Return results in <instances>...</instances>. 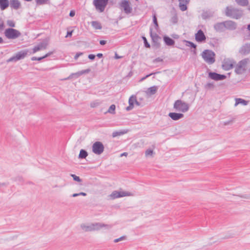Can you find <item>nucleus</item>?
I'll use <instances>...</instances> for the list:
<instances>
[{"label":"nucleus","mask_w":250,"mask_h":250,"mask_svg":"<svg viewBox=\"0 0 250 250\" xmlns=\"http://www.w3.org/2000/svg\"><path fill=\"white\" fill-rule=\"evenodd\" d=\"M179 6L182 11H185L188 9L187 5L189 4L190 0H178Z\"/></svg>","instance_id":"21"},{"label":"nucleus","mask_w":250,"mask_h":250,"mask_svg":"<svg viewBox=\"0 0 250 250\" xmlns=\"http://www.w3.org/2000/svg\"><path fill=\"white\" fill-rule=\"evenodd\" d=\"M69 15L70 17H73L75 15V11L74 10H71Z\"/></svg>","instance_id":"55"},{"label":"nucleus","mask_w":250,"mask_h":250,"mask_svg":"<svg viewBox=\"0 0 250 250\" xmlns=\"http://www.w3.org/2000/svg\"><path fill=\"white\" fill-rule=\"evenodd\" d=\"M115 109H116V106L115 104H112L111 105L107 111V112L111 114H115Z\"/></svg>","instance_id":"41"},{"label":"nucleus","mask_w":250,"mask_h":250,"mask_svg":"<svg viewBox=\"0 0 250 250\" xmlns=\"http://www.w3.org/2000/svg\"><path fill=\"white\" fill-rule=\"evenodd\" d=\"M48 44V41L47 39H44L42 42H40L37 45L35 46L33 49L32 53H35L36 52L45 49Z\"/></svg>","instance_id":"12"},{"label":"nucleus","mask_w":250,"mask_h":250,"mask_svg":"<svg viewBox=\"0 0 250 250\" xmlns=\"http://www.w3.org/2000/svg\"><path fill=\"white\" fill-rule=\"evenodd\" d=\"M70 176L73 178V180L78 182H81L82 181V180L80 178V177L77 176L74 174H71Z\"/></svg>","instance_id":"44"},{"label":"nucleus","mask_w":250,"mask_h":250,"mask_svg":"<svg viewBox=\"0 0 250 250\" xmlns=\"http://www.w3.org/2000/svg\"><path fill=\"white\" fill-rule=\"evenodd\" d=\"M106 41L105 40H101L100 41V44L101 45H104L106 43Z\"/></svg>","instance_id":"57"},{"label":"nucleus","mask_w":250,"mask_h":250,"mask_svg":"<svg viewBox=\"0 0 250 250\" xmlns=\"http://www.w3.org/2000/svg\"><path fill=\"white\" fill-rule=\"evenodd\" d=\"M214 87L213 83H208L204 85V88L206 90H209L213 88Z\"/></svg>","instance_id":"39"},{"label":"nucleus","mask_w":250,"mask_h":250,"mask_svg":"<svg viewBox=\"0 0 250 250\" xmlns=\"http://www.w3.org/2000/svg\"><path fill=\"white\" fill-rule=\"evenodd\" d=\"M53 54V52H49L48 53L46 54L44 56L42 57H32L31 59L32 61H40L45 58H46L47 57H49L50 55Z\"/></svg>","instance_id":"28"},{"label":"nucleus","mask_w":250,"mask_h":250,"mask_svg":"<svg viewBox=\"0 0 250 250\" xmlns=\"http://www.w3.org/2000/svg\"><path fill=\"white\" fill-rule=\"evenodd\" d=\"M234 63L233 60L225 61L222 64V68L226 71L229 70L233 67Z\"/></svg>","instance_id":"16"},{"label":"nucleus","mask_w":250,"mask_h":250,"mask_svg":"<svg viewBox=\"0 0 250 250\" xmlns=\"http://www.w3.org/2000/svg\"><path fill=\"white\" fill-rule=\"evenodd\" d=\"M250 62V60L248 58H245L239 61L238 63L246 68L247 64Z\"/></svg>","instance_id":"33"},{"label":"nucleus","mask_w":250,"mask_h":250,"mask_svg":"<svg viewBox=\"0 0 250 250\" xmlns=\"http://www.w3.org/2000/svg\"><path fill=\"white\" fill-rule=\"evenodd\" d=\"M239 52L242 55H246L250 53V43H246L243 45L240 48Z\"/></svg>","instance_id":"18"},{"label":"nucleus","mask_w":250,"mask_h":250,"mask_svg":"<svg viewBox=\"0 0 250 250\" xmlns=\"http://www.w3.org/2000/svg\"><path fill=\"white\" fill-rule=\"evenodd\" d=\"M249 103L248 101H246L241 98H236L235 106L237 105L238 104H242L244 105H247Z\"/></svg>","instance_id":"29"},{"label":"nucleus","mask_w":250,"mask_h":250,"mask_svg":"<svg viewBox=\"0 0 250 250\" xmlns=\"http://www.w3.org/2000/svg\"><path fill=\"white\" fill-rule=\"evenodd\" d=\"M81 228L83 230L85 231H93V227H92V224L90 226H85L84 225H82Z\"/></svg>","instance_id":"37"},{"label":"nucleus","mask_w":250,"mask_h":250,"mask_svg":"<svg viewBox=\"0 0 250 250\" xmlns=\"http://www.w3.org/2000/svg\"><path fill=\"white\" fill-rule=\"evenodd\" d=\"M201 55L204 60L209 64H211L215 62V54L211 50H205Z\"/></svg>","instance_id":"3"},{"label":"nucleus","mask_w":250,"mask_h":250,"mask_svg":"<svg viewBox=\"0 0 250 250\" xmlns=\"http://www.w3.org/2000/svg\"><path fill=\"white\" fill-rule=\"evenodd\" d=\"M9 5L8 0H0V8L1 10L6 9Z\"/></svg>","instance_id":"27"},{"label":"nucleus","mask_w":250,"mask_h":250,"mask_svg":"<svg viewBox=\"0 0 250 250\" xmlns=\"http://www.w3.org/2000/svg\"><path fill=\"white\" fill-rule=\"evenodd\" d=\"M153 151L152 149H148L146 151V155H151L153 154Z\"/></svg>","instance_id":"50"},{"label":"nucleus","mask_w":250,"mask_h":250,"mask_svg":"<svg viewBox=\"0 0 250 250\" xmlns=\"http://www.w3.org/2000/svg\"><path fill=\"white\" fill-rule=\"evenodd\" d=\"M231 122H232V121H231V120L225 121V122H224V125H229V124Z\"/></svg>","instance_id":"61"},{"label":"nucleus","mask_w":250,"mask_h":250,"mask_svg":"<svg viewBox=\"0 0 250 250\" xmlns=\"http://www.w3.org/2000/svg\"><path fill=\"white\" fill-rule=\"evenodd\" d=\"M173 108L177 112L185 113L189 110V105L181 100H177L174 103Z\"/></svg>","instance_id":"2"},{"label":"nucleus","mask_w":250,"mask_h":250,"mask_svg":"<svg viewBox=\"0 0 250 250\" xmlns=\"http://www.w3.org/2000/svg\"><path fill=\"white\" fill-rule=\"evenodd\" d=\"M214 28L219 32H223L225 30V25L224 21L221 22H218L214 25Z\"/></svg>","instance_id":"23"},{"label":"nucleus","mask_w":250,"mask_h":250,"mask_svg":"<svg viewBox=\"0 0 250 250\" xmlns=\"http://www.w3.org/2000/svg\"><path fill=\"white\" fill-rule=\"evenodd\" d=\"M178 17L176 14L174 15L170 19V21L173 24H175L178 22Z\"/></svg>","instance_id":"40"},{"label":"nucleus","mask_w":250,"mask_h":250,"mask_svg":"<svg viewBox=\"0 0 250 250\" xmlns=\"http://www.w3.org/2000/svg\"><path fill=\"white\" fill-rule=\"evenodd\" d=\"M92 227H93V231L98 230L101 228L104 227L106 229H110L111 228L112 226L110 225L104 224L101 223H95L92 224Z\"/></svg>","instance_id":"15"},{"label":"nucleus","mask_w":250,"mask_h":250,"mask_svg":"<svg viewBox=\"0 0 250 250\" xmlns=\"http://www.w3.org/2000/svg\"><path fill=\"white\" fill-rule=\"evenodd\" d=\"M168 116L173 121H177L184 117V115L182 113L170 112Z\"/></svg>","instance_id":"20"},{"label":"nucleus","mask_w":250,"mask_h":250,"mask_svg":"<svg viewBox=\"0 0 250 250\" xmlns=\"http://www.w3.org/2000/svg\"><path fill=\"white\" fill-rule=\"evenodd\" d=\"M246 71V68H244L243 66H242L241 65L239 64L238 63L237 64L236 66H235V72L237 74H243L245 71Z\"/></svg>","instance_id":"26"},{"label":"nucleus","mask_w":250,"mask_h":250,"mask_svg":"<svg viewBox=\"0 0 250 250\" xmlns=\"http://www.w3.org/2000/svg\"><path fill=\"white\" fill-rule=\"evenodd\" d=\"M195 40L197 42H205L206 40V37L204 32L199 29L195 35Z\"/></svg>","instance_id":"14"},{"label":"nucleus","mask_w":250,"mask_h":250,"mask_svg":"<svg viewBox=\"0 0 250 250\" xmlns=\"http://www.w3.org/2000/svg\"><path fill=\"white\" fill-rule=\"evenodd\" d=\"M79 196V193H74L71 195V197H76Z\"/></svg>","instance_id":"64"},{"label":"nucleus","mask_w":250,"mask_h":250,"mask_svg":"<svg viewBox=\"0 0 250 250\" xmlns=\"http://www.w3.org/2000/svg\"><path fill=\"white\" fill-rule=\"evenodd\" d=\"M225 29L234 30L236 28V24L232 21H224Z\"/></svg>","instance_id":"19"},{"label":"nucleus","mask_w":250,"mask_h":250,"mask_svg":"<svg viewBox=\"0 0 250 250\" xmlns=\"http://www.w3.org/2000/svg\"><path fill=\"white\" fill-rule=\"evenodd\" d=\"M96 56H97L98 58H102L103 57V54L102 53H98Z\"/></svg>","instance_id":"60"},{"label":"nucleus","mask_w":250,"mask_h":250,"mask_svg":"<svg viewBox=\"0 0 250 250\" xmlns=\"http://www.w3.org/2000/svg\"><path fill=\"white\" fill-rule=\"evenodd\" d=\"M104 150V146L103 143L99 141L95 142L92 145L93 152L97 155L101 154Z\"/></svg>","instance_id":"8"},{"label":"nucleus","mask_w":250,"mask_h":250,"mask_svg":"<svg viewBox=\"0 0 250 250\" xmlns=\"http://www.w3.org/2000/svg\"><path fill=\"white\" fill-rule=\"evenodd\" d=\"M127 132V130H122L120 131H114L112 133V136L114 138L118 136H121L123 134H125Z\"/></svg>","instance_id":"32"},{"label":"nucleus","mask_w":250,"mask_h":250,"mask_svg":"<svg viewBox=\"0 0 250 250\" xmlns=\"http://www.w3.org/2000/svg\"><path fill=\"white\" fill-rule=\"evenodd\" d=\"M243 10L241 9L227 7L226 8V15L234 19H240L243 13Z\"/></svg>","instance_id":"1"},{"label":"nucleus","mask_w":250,"mask_h":250,"mask_svg":"<svg viewBox=\"0 0 250 250\" xmlns=\"http://www.w3.org/2000/svg\"><path fill=\"white\" fill-rule=\"evenodd\" d=\"M90 71V69L88 68L85 70H83L80 71H78L76 73H71L69 77L67 78L64 79V80H69L71 79H72L73 77H75V78H79L80 76L85 74H88Z\"/></svg>","instance_id":"13"},{"label":"nucleus","mask_w":250,"mask_h":250,"mask_svg":"<svg viewBox=\"0 0 250 250\" xmlns=\"http://www.w3.org/2000/svg\"><path fill=\"white\" fill-rule=\"evenodd\" d=\"M73 32V30L71 31H68L67 32L66 35L65 36V38L71 37Z\"/></svg>","instance_id":"53"},{"label":"nucleus","mask_w":250,"mask_h":250,"mask_svg":"<svg viewBox=\"0 0 250 250\" xmlns=\"http://www.w3.org/2000/svg\"><path fill=\"white\" fill-rule=\"evenodd\" d=\"M136 99V96H131V97H130V98H129V100H128V104L129 105H132V106L134 107V103H135V101H134V100Z\"/></svg>","instance_id":"42"},{"label":"nucleus","mask_w":250,"mask_h":250,"mask_svg":"<svg viewBox=\"0 0 250 250\" xmlns=\"http://www.w3.org/2000/svg\"><path fill=\"white\" fill-rule=\"evenodd\" d=\"M28 52V51L26 49L19 51L15 55L8 59L7 62H16L20 60L23 59L27 55Z\"/></svg>","instance_id":"7"},{"label":"nucleus","mask_w":250,"mask_h":250,"mask_svg":"<svg viewBox=\"0 0 250 250\" xmlns=\"http://www.w3.org/2000/svg\"><path fill=\"white\" fill-rule=\"evenodd\" d=\"M142 39L144 41V46L146 48H149L150 47V45L147 42L146 38L145 36H143Z\"/></svg>","instance_id":"43"},{"label":"nucleus","mask_w":250,"mask_h":250,"mask_svg":"<svg viewBox=\"0 0 250 250\" xmlns=\"http://www.w3.org/2000/svg\"><path fill=\"white\" fill-rule=\"evenodd\" d=\"M163 60L160 57L156 58L154 60H153V62H162Z\"/></svg>","instance_id":"52"},{"label":"nucleus","mask_w":250,"mask_h":250,"mask_svg":"<svg viewBox=\"0 0 250 250\" xmlns=\"http://www.w3.org/2000/svg\"><path fill=\"white\" fill-rule=\"evenodd\" d=\"M125 239H126V236H122L120 237L119 238H117V239H114V243H118L119 241L125 240Z\"/></svg>","instance_id":"46"},{"label":"nucleus","mask_w":250,"mask_h":250,"mask_svg":"<svg viewBox=\"0 0 250 250\" xmlns=\"http://www.w3.org/2000/svg\"><path fill=\"white\" fill-rule=\"evenodd\" d=\"M49 2V0H35L36 4L37 6L47 4Z\"/></svg>","instance_id":"38"},{"label":"nucleus","mask_w":250,"mask_h":250,"mask_svg":"<svg viewBox=\"0 0 250 250\" xmlns=\"http://www.w3.org/2000/svg\"><path fill=\"white\" fill-rule=\"evenodd\" d=\"M95 57L96 55L93 54H89L88 56V58L91 61H93L95 59Z\"/></svg>","instance_id":"49"},{"label":"nucleus","mask_w":250,"mask_h":250,"mask_svg":"<svg viewBox=\"0 0 250 250\" xmlns=\"http://www.w3.org/2000/svg\"><path fill=\"white\" fill-rule=\"evenodd\" d=\"M158 88V86L154 85L150 87L147 89V93L150 95H154L155 94Z\"/></svg>","instance_id":"30"},{"label":"nucleus","mask_w":250,"mask_h":250,"mask_svg":"<svg viewBox=\"0 0 250 250\" xmlns=\"http://www.w3.org/2000/svg\"><path fill=\"white\" fill-rule=\"evenodd\" d=\"M131 195V193L127 191H119L117 190L113 191L110 194V196L112 199H116L118 198L128 196Z\"/></svg>","instance_id":"11"},{"label":"nucleus","mask_w":250,"mask_h":250,"mask_svg":"<svg viewBox=\"0 0 250 250\" xmlns=\"http://www.w3.org/2000/svg\"><path fill=\"white\" fill-rule=\"evenodd\" d=\"M109 0H93V4L99 12H103L108 4Z\"/></svg>","instance_id":"6"},{"label":"nucleus","mask_w":250,"mask_h":250,"mask_svg":"<svg viewBox=\"0 0 250 250\" xmlns=\"http://www.w3.org/2000/svg\"><path fill=\"white\" fill-rule=\"evenodd\" d=\"M133 107V106L129 104V105L126 107L125 109L126 111H130L132 109Z\"/></svg>","instance_id":"56"},{"label":"nucleus","mask_w":250,"mask_h":250,"mask_svg":"<svg viewBox=\"0 0 250 250\" xmlns=\"http://www.w3.org/2000/svg\"><path fill=\"white\" fill-rule=\"evenodd\" d=\"M87 156V152L85 149H82L80 151L78 158L81 159H85Z\"/></svg>","instance_id":"31"},{"label":"nucleus","mask_w":250,"mask_h":250,"mask_svg":"<svg viewBox=\"0 0 250 250\" xmlns=\"http://www.w3.org/2000/svg\"><path fill=\"white\" fill-rule=\"evenodd\" d=\"M16 180L17 181L19 184H22L23 182V179L21 176H18L16 178Z\"/></svg>","instance_id":"47"},{"label":"nucleus","mask_w":250,"mask_h":250,"mask_svg":"<svg viewBox=\"0 0 250 250\" xmlns=\"http://www.w3.org/2000/svg\"><path fill=\"white\" fill-rule=\"evenodd\" d=\"M152 31L153 29L150 27L149 28V34L152 40V46L155 49H159L161 47L160 41L161 40V38L157 33H153Z\"/></svg>","instance_id":"5"},{"label":"nucleus","mask_w":250,"mask_h":250,"mask_svg":"<svg viewBox=\"0 0 250 250\" xmlns=\"http://www.w3.org/2000/svg\"><path fill=\"white\" fill-rule=\"evenodd\" d=\"M79 196L80 195H82V196H85L86 195V193H85V192H81L79 193Z\"/></svg>","instance_id":"62"},{"label":"nucleus","mask_w":250,"mask_h":250,"mask_svg":"<svg viewBox=\"0 0 250 250\" xmlns=\"http://www.w3.org/2000/svg\"><path fill=\"white\" fill-rule=\"evenodd\" d=\"M184 42L186 43L185 45L187 46L190 47L191 48L190 51L192 53L193 55H196L197 54V45L196 44L193 43V42L187 41V40H184Z\"/></svg>","instance_id":"17"},{"label":"nucleus","mask_w":250,"mask_h":250,"mask_svg":"<svg viewBox=\"0 0 250 250\" xmlns=\"http://www.w3.org/2000/svg\"><path fill=\"white\" fill-rule=\"evenodd\" d=\"M10 7L15 9H18L21 6V3L18 0H10Z\"/></svg>","instance_id":"25"},{"label":"nucleus","mask_w":250,"mask_h":250,"mask_svg":"<svg viewBox=\"0 0 250 250\" xmlns=\"http://www.w3.org/2000/svg\"><path fill=\"white\" fill-rule=\"evenodd\" d=\"M152 21H153V23L154 24L155 29L156 30H157L159 28V25H158V21H157L156 14L155 13L153 14Z\"/></svg>","instance_id":"34"},{"label":"nucleus","mask_w":250,"mask_h":250,"mask_svg":"<svg viewBox=\"0 0 250 250\" xmlns=\"http://www.w3.org/2000/svg\"><path fill=\"white\" fill-rule=\"evenodd\" d=\"M4 34L6 38L11 40L16 39L21 36V33L13 28H6Z\"/></svg>","instance_id":"4"},{"label":"nucleus","mask_w":250,"mask_h":250,"mask_svg":"<svg viewBox=\"0 0 250 250\" xmlns=\"http://www.w3.org/2000/svg\"><path fill=\"white\" fill-rule=\"evenodd\" d=\"M236 3L242 6H246L249 4L248 0H235Z\"/></svg>","instance_id":"35"},{"label":"nucleus","mask_w":250,"mask_h":250,"mask_svg":"<svg viewBox=\"0 0 250 250\" xmlns=\"http://www.w3.org/2000/svg\"><path fill=\"white\" fill-rule=\"evenodd\" d=\"M83 54V52H77L75 56H74V59L75 60H77L78 58L81 55H82Z\"/></svg>","instance_id":"51"},{"label":"nucleus","mask_w":250,"mask_h":250,"mask_svg":"<svg viewBox=\"0 0 250 250\" xmlns=\"http://www.w3.org/2000/svg\"><path fill=\"white\" fill-rule=\"evenodd\" d=\"M7 24L8 26L11 28L15 27V22L12 20H8L7 21Z\"/></svg>","instance_id":"45"},{"label":"nucleus","mask_w":250,"mask_h":250,"mask_svg":"<svg viewBox=\"0 0 250 250\" xmlns=\"http://www.w3.org/2000/svg\"><path fill=\"white\" fill-rule=\"evenodd\" d=\"M156 73H151L150 74H147L146 75L145 77L142 78L141 80V81H143V80H145L146 78L150 77V76L153 75V74H156Z\"/></svg>","instance_id":"54"},{"label":"nucleus","mask_w":250,"mask_h":250,"mask_svg":"<svg viewBox=\"0 0 250 250\" xmlns=\"http://www.w3.org/2000/svg\"><path fill=\"white\" fill-rule=\"evenodd\" d=\"M100 104V103L98 102H93L91 103L90 106L91 107L94 108Z\"/></svg>","instance_id":"48"},{"label":"nucleus","mask_w":250,"mask_h":250,"mask_svg":"<svg viewBox=\"0 0 250 250\" xmlns=\"http://www.w3.org/2000/svg\"><path fill=\"white\" fill-rule=\"evenodd\" d=\"M92 25L95 29H101L102 28L101 24L97 21H92Z\"/></svg>","instance_id":"36"},{"label":"nucleus","mask_w":250,"mask_h":250,"mask_svg":"<svg viewBox=\"0 0 250 250\" xmlns=\"http://www.w3.org/2000/svg\"><path fill=\"white\" fill-rule=\"evenodd\" d=\"M208 77L210 79L216 81L224 80L227 78V76L225 75L220 74L212 71L208 72Z\"/></svg>","instance_id":"9"},{"label":"nucleus","mask_w":250,"mask_h":250,"mask_svg":"<svg viewBox=\"0 0 250 250\" xmlns=\"http://www.w3.org/2000/svg\"><path fill=\"white\" fill-rule=\"evenodd\" d=\"M213 15L214 12L210 10H203L201 14V17L203 20H206L212 17Z\"/></svg>","instance_id":"22"},{"label":"nucleus","mask_w":250,"mask_h":250,"mask_svg":"<svg viewBox=\"0 0 250 250\" xmlns=\"http://www.w3.org/2000/svg\"><path fill=\"white\" fill-rule=\"evenodd\" d=\"M163 40L166 45L167 46H172L175 44L174 40L167 35L164 36Z\"/></svg>","instance_id":"24"},{"label":"nucleus","mask_w":250,"mask_h":250,"mask_svg":"<svg viewBox=\"0 0 250 250\" xmlns=\"http://www.w3.org/2000/svg\"><path fill=\"white\" fill-rule=\"evenodd\" d=\"M120 7L123 9L124 12L127 14L132 12V8L130 6V2L127 0H123L120 4Z\"/></svg>","instance_id":"10"},{"label":"nucleus","mask_w":250,"mask_h":250,"mask_svg":"<svg viewBox=\"0 0 250 250\" xmlns=\"http://www.w3.org/2000/svg\"><path fill=\"white\" fill-rule=\"evenodd\" d=\"M121 58H122V56H119L117 53H115V56H114V58L115 59H120Z\"/></svg>","instance_id":"58"},{"label":"nucleus","mask_w":250,"mask_h":250,"mask_svg":"<svg viewBox=\"0 0 250 250\" xmlns=\"http://www.w3.org/2000/svg\"><path fill=\"white\" fill-rule=\"evenodd\" d=\"M4 27V24L2 22L0 24V31L2 30Z\"/></svg>","instance_id":"59"},{"label":"nucleus","mask_w":250,"mask_h":250,"mask_svg":"<svg viewBox=\"0 0 250 250\" xmlns=\"http://www.w3.org/2000/svg\"><path fill=\"white\" fill-rule=\"evenodd\" d=\"M172 37L174 39H177L179 38V36L176 34H174L172 35Z\"/></svg>","instance_id":"63"}]
</instances>
